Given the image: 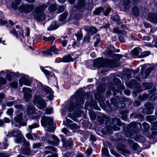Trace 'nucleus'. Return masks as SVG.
<instances>
[{
	"mask_svg": "<svg viewBox=\"0 0 157 157\" xmlns=\"http://www.w3.org/2000/svg\"><path fill=\"white\" fill-rule=\"evenodd\" d=\"M102 60L101 59H98L95 60L94 61V64L98 66H101L102 65Z\"/></svg>",
	"mask_w": 157,
	"mask_h": 157,
	"instance_id": "obj_29",
	"label": "nucleus"
},
{
	"mask_svg": "<svg viewBox=\"0 0 157 157\" xmlns=\"http://www.w3.org/2000/svg\"><path fill=\"white\" fill-rule=\"evenodd\" d=\"M52 139L55 140V141H56V145H58L60 142V140L57 136L54 135H52Z\"/></svg>",
	"mask_w": 157,
	"mask_h": 157,
	"instance_id": "obj_41",
	"label": "nucleus"
},
{
	"mask_svg": "<svg viewBox=\"0 0 157 157\" xmlns=\"http://www.w3.org/2000/svg\"><path fill=\"white\" fill-rule=\"evenodd\" d=\"M144 26L146 28H150V31L152 32H153L155 31H156L157 30L156 28H155L153 30L151 28V25L148 23H144Z\"/></svg>",
	"mask_w": 157,
	"mask_h": 157,
	"instance_id": "obj_33",
	"label": "nucleus"
},
{
	"mask_svg": "<svg viewBox=\"0 0 157 157\" xmlns=\"http://www.w3.org/2000/svg\"><path fill=\"white\" fill-rule=\"evenodd\" d=\"M145 68V65H143L141 70L142 72V77L143 78H147L149 76L151 71L153 69L152 67H150L147 68V70L144 72V71Z\"/></svg>",
	"mask_w": 157,
	"mask_h": 157,
	"instance_id": "obj_9",
	"label": "nucleus"
},
{
	"mask_svg": "<svg viewBox=\"0 0 157 157\" xmlns=\"http://www.w3.org/2000/svg\"><path fill=\"white\" fill-rule=\"evenodd\" d=\"M36 110V109L34 106L32 105H29L27 108V113L28 115H31L35 113Z\"/></svg>",
	"mask_w": 157,
	"mask_h": 157,
	"instance_id": "obj_18",
	"label": "nucleus"
},
{
	"mask_svg": "<svg viewBox=\"0 0 157 157\" xmlns=\"http://www.w3.org/2000/svg\"><path fill=\"white\" fill-rule=\"evenodd\" d=\"M63 144L64 147L67 149L71 148L72 146V142L71 140H69L67 142L63 139L62 140Z\"/></svg>",
	"mask_w": 157,
	"mask_h": 157,
	"instance_id": "obj_20",
	"label": "nucleus"
},
{
	"mask_svg": "<svg viewBox=\"0 0 157 157\" xmlns=\"http://www.w3.org/2000/svg\"><path fill=\"white\" fill-rule=\"evenodd\" d=\"M3 121L5 123H8L10 122V120L8 118L5 117L3 119Z\"/></svg>",
	"mask_w": 157,
	"mask_h": 157,
	"instance_id": "obj_64",
	"label": "nucleus"
},
{
	"mask_svg": "<svg viewBox=\"0 0 157 157\" xmlns=\"http://www.w3.org/2000/svg\"><path fill=\"white\" fill-rule=\"evenodd\" d=\"M7 80L5 78L0 77V85L6 84Z\"/></svg>",
	"mask_w": 157,
	"mask_h": 157,
	"instance_id": "obj_36",
	"label": "nucleus"
},
{
	"mask_svg": "<svg viewBox=\"0 0 157 157\" xmlns=\"http://www.w3.org/2000/svg\"><path fill=\"white\" fill-rule=\"evenodd\" d=\"M105 89L104 87H102L101 85L99 86L98 88V91L101 93H103L104 92Z\"/></svg>",
	"mask_w": 157,
	"mask_h": 157,
	"instance_id": "obj_43",
	"label": "nucleus"
},
{
	"mask_svg": "<svg viewBox=\"0 0 157 157\" xmlns=\"http://www.w3.org/2000/svg\"><path fill=\"white\" fill-rule=\"evenodd\" d=\"M19 83L21 86H22L23 84L29 86L30 84V82L29 77L24 75L19 80Z\"/></svg>",
	"mask_w": 157,
	"mask_h": 157,
	"instance_id": "obj_10",
	"label": "nucleus"
},
{
	"mask_svg": "<svg viewBox=\"0 0 157 157\" xmlns=\"http://www.w3.org/2000/svg\"><path fill=\"white\" fill-rule=\"evenodd\" d=\"M91 104L93 106L92 107L98 110L99 108L97 105V103L94 101H92L91 102Z\"/></svg>",
	"mask_w": 157,
	"mask_h": 157,
	"instance_id": "obj_35",
	"label": "nucleus"
},
{
	"mask_svg": "<svg viewBox=\"0 0 157 157\" xmlns=\"http://www.w3.org/2000/svg\"><path fill=\"white\" fill-rule=\"evenodd\" d=\"M31 132L32 131H30L29 133L27 134L26 135V136L28 139L33 140V137L32 135L30 133V132Z\"/></svg>",
	"mask_w": 157,
	"mask_h": 157,
	"instance_id": "obj_49",
	"label": "nucleus"
},
{
	"mask_svg": "<svg viewBox=\"0 0 157 157\" xmlns=\"http://www.w3.org/2000/svg\"><path fill=\"white\" fill-rule=\"evenodd\" d=\"M33 102L39 109H42L46 106V104L40 95H36L34 98Z\"/></svg>",
	"mask_w": 157,
	"mask_h": 157,
	"instance_id": "obj_4",
	"label": "nucleus"
},
{
	"mask_svg": "<svg viewBox=\"0 0 157 157\" xmlns=\"http://www.w3.org/2000/svg\"><path fill=\"white\" fill-rule=\"evenodd\" d=\"M43 38L44 40L46 41H54L55 40V38L54 36H50L48 37L44 36Z\"/></svg>",
	"mask_w": 157,
	"mask_h": 157,
	"instance_id": "obj_32",
	"label": "nucleus"
},
{
	"mask_svg": "<svg viewBox=\"0 0 157 157\" xmlns=\"http://www.w3.org/2000/svg\"><path fill=\"white\" fill-rule=\"evenodd\" d=\"M132 12L135 15H137L139 14V9L137 7H134L132 10Z\"/></svg>",
	"mask_w": 157,
	"mask_h": 157,
	"instance_id": "obj_34",
	"label": "nucleus"
},
{
	"mask_svg": "<svg viewBox=\"0 0 157 157\" xmlns=\"http://www.w3.org/2000/svg\"><path fill=\"white\" fill-rule=\"evenodd\" d=\"M90 116L91 119L93 120H94L96 117V114L94 112H90Z\"/></svg>",
	"mask_w": 157,
	"mask_h": 157,
	"instance_id": "obj_42",
	"label": "nucleus"
},
{
	"mask_svg": "<svg viewBox=\"0 0 157 157\" xmlns=\"http://www.w3.org/2000/svg\"><path fill=\"white\" fill-rule=\"evenodd\" d=\"M94 39H96V40L94 44L95 46H96L99 43L100 41V38H99V35H97L96 36L94 37Z\"/></svg>",
	"mask_w": 157,
	"mask_h": 157,
	"instance_id": "obj_40",
	"label": "nucleus"
},
{
	"mask_svg": "<svg viewBox=\"0 0 157 157\" xmlns=\"http://www.w3.org/2000/svg\"><path fill=\"white\" fill-rule=\"evenodd\" d=\"M22 152L23 153L26 155H29L30 154L31 151L30 147L25 148Z\"/></svg>",
	"mask_w": 157,
	"mask_h": 157,
	"instance_id": "obj_28",
	"label": "nucleus"
},
{
	"mask_svg": "<svg viewBox=\"0 0 157 157\" xmlns=\"http://www.w3.org/2000/svg\"><path fill=\"white\" fill-rule=\"evenodd\" d=\"M22 116L23 113H17L14 118L15 121L14 123H17L21 125L26 126L27 125L26 122L23 121Z\"/></svg>",
	"mask_w": 157,
	"mask_h": 157,
	"instance_id": "obj_7",
	"label": "nucleus"
},
{
	"mask_svg": "<svg viewBox=\"0 0 157 157\" xmlns=\"http://www.w3.org/2000/svg\"><path fill=\"white\" fill-rule=\"evenodd\" d=\"M39 125L36 123H34L31 125L29 126V130H31L33 128L39 127Z\"/></svg>",
	"mask_w": 157,
	"mask_h": 157,
	"instance_id": "obj_37",
	"label": "nucleus"
},
{
	"mask_svg": "<svg viewBox=\"0 0 157 157\" xmlns=\"http://www.w3.org/2000/svg\"><path fill=\"white\" fill-rule=\"evenodd\" d=\"M102 152L104 155H107L109 154V152L107 149L105 148H103L102 149Z\"/></svg>",
	"mask_w": 157,
	"mask_h": 157,
	"instance_id": "obj_48",
	"label": "nucleus"
},
{
	"mask_svg": "<svg viewBox=\"0 0 157 157\" xmlns=\"http://www.w3.org/2000/svg\"><path fill=\"white\" fill-rule=\"evenodd\" d=\"M13 110L12 108H10L7 111V113L9 115H11L13 113Z\"/></svg>",
	"mask_w": 157,
	"mask_h": 157,
	"instance_id": "obj_57",
	"label": "nucleus"
},
{
	"mask_svg": "<svg viewBox=\"0 0 157 157\" xmlns=\"http://www.w3.org/2000/svg\"><path fill=\"white\" fill-rule=\"evenodd\" d=\"M130 129L132 130L134 129V130H136L141 128V125L140 123H137L135 122L131 123L129 125Z\"/></svg>",
	"mask_w": 157,
	"mask_h": 157,
	"instance_id": "obj_19",
	"label": "nucleus"
},
{
	"mask_svg": "<svg viewBox=\"0 0 157 157\" xmlns=\"http://www.w3.org/2000/svg\"><path fill=\"white\" fill-rule=\"evenodd\" d=\"M90 39V37L89 35L86 36L84 39V41L85 42H89Z\"/></svg>",
	"mask_w": 157,
	"mask_h": 157,
	"instance_id": "obj_61",
	"label": "nucleus"
},
{
	"mask_svg": "<svg viewBox=\"0 0 157 157\" xmlns=\"http://www.w3.org/2000/svg\"><path fill=\"white\" fill-rule=\"evenodd\" d=\"M10 155L7 153H0V157H8Z\"/></svg>",
	"mask_w": 157,
	"mask_h": 157,
	"instance_id": "obj_50",
	"label": "nucleus"
},
{
	"mask_svg": "<svg viewBox=\"0 0 157 157\" xmlns=\"http://www.w3.org/2000/svg\"><path fill=\"white\" fill-rule=\"evenodd\" d=\"M143 127L146 129H148L149 127V124L146 122H144L143 123Z\"/></svg>",
	"mask_w": 157,
	"mask_h": 157,
	"instance_id": "obj_62",
	"label": "nucleus"
},
{
	"mask_svg": "<svg viewBox=\"0 0 157 157\" xmlns=\"http://www.w3.org/2000/svg\"><path fill=\"white\" fill-rule=\"evenodd\" d=\"M71 99H73V101H76V102H71L69 106V110L70 112H72L74 111V117L72 119L75 121L76 120L75 118H78V91L77 90L75 93L71 97Z\"/></svg>",
	"mask_w": 157,
	"mask_h": 157,
	"instance_id": "obj_1",
	"label": "nucleus"
},
{
	"mask_svg": "<svg viewBox=\"0 0 157 157\" xmlns=\"http://www.w3.org/2000/svg\"><path fill=\"white\" fill-rule=\"evenodd\" d=\"M22 92L24 94V97L26 101L29 100L32 97V90L29 88L24 87L23 89Z\"/></svg>",
	"mask_w": 157,
	"mask_h": 157,
	"instance_id": "obj_8",
	"label": "nucleus"
},
{
	"mask_svg": "<svg viewBox=\"0 0 157 157\" xmlns=\"http://www.w3.org/2000/svg\"><path fill=\"white\" fill-rule=\"evenodd\" d=\"M147 97V94H144L142 96H139V99L141 100H144L146 99Z\"/></svg>",
	"mask_w": 157,
	"mask_h": 157,
	"instance_id": "obj_45",
	"label": "nucleus"
},
{
	"mask_svg": "<svg viewBox=\"0 0 157 157\" xmlns=\"http://www.w3.org/2000/svg\"><path fill=\"white\" fill-rule=\"evenodd\" d=\"M143 86H145L146 89H148L150 88L151 86V84L148 83H144L143 84Z\"/></svg>",
	"mask_w": 157,
	"mask_h": 157,
	"instance_id": "obj_59",
	"label": "nucleus"
},
{
	"mask_svg": "<svg viewBox=\"0 0 157 157\" xmlns=\"http://www.w3.org/2000/svg\"><path fill=\"white\" fill-rule=\"evenodd\" d=\"M20 140V141L19 143H17L20 144L23 143V145L25 148L29 147V143L26 140L24 136L23 137H21V138Z\"/></svg>",
	"mask_w": 157,
	"mask_h": 157,
	"instance_id": "obj_21",
	"label": "nucleus"
},
{
	"mask_svg": "<svg viewBox=\"0 0 157 157\" xmlns=\"http://www.w3.org/2000/svg\"><path fill=\"white\" fill-rule=\"evenodd\" d=\"M7 22L6 21L2 19L0 20V26L4 25L7 24Z\"/></svg>",
	"mask_w": 157,
	"mask_h": 157,
	"instance_id": "obj_58",
	"label": "nucleus"
},
{
	"mask_svg": "<svg viewBox=\"0 0 157 157\" xmlns=\"http://www.w3.org/2000/svg\"><path fill=\"white\" fill-rule=\"evenodd\" d=\"M67 127L72 130H75L78 128L77 125L75 123L69 124Z\"/></svg>",
	"mask_w": 157,
	"mask_h": 157,
	"instance_id": "obj_30",
	"label": "nucleus"
},
{
	"mask_svg": "<svg viewBox=\"0 0 157 157\" xmlns=\"http://www.w3.org/2000/svg\"><path fill=\"white\" fill-rule=\"evenodd\" d=\"M17 82H14L10 84V86L14 88H16L17 86Z\"/></svg>",
	"mask_w": 157,
	"mask_h": 157,
	"instance_id": "obj_54",
	"label": "nucleus"
},
{
	"mask_svg": "<svg viewBox=\"0 0 157 157\" xmlns=\"http://www.w3.org/2000/svg\"><path fill=\"white\" fill-rule=\"evenodd\" d=\"M112 124L114 126H112V129L114 131L119 130L120 128L119 127L115 126V125H117L119 126L121 125V122L120 121V119L117 118H113L112 120Z\"/></svg>",
	"mask_w": 157,
	"mask_h": 157,
	"instance_id": "obj_12",
	"label": "nucleus"
},
{
	"mask_svg": "<svg viewBox=\"0 0 157 157\" xmlns=\"http://www.w3.org/2000/svg\"><path fill=\"white\" fill-rule=\"evenodd\" d=\"M41 145L40 143H37L33 144V148L36 149L39 148Z\"/></svg>",
	"mask_w": 157,
	"mask_h": 157,
	"instance_id": "obj_44",
	"label": "nucleus"
},
{
	"mask_svg": "<svg viewBox=\"0 0 157 157\" xmlns=\"http://www.w3.org/2000/svg\"><path fill=\"white\" fill-rule=\"evenodd\" d=\"M43 90L47 94H49V96L48 98L50 101H51L53 98V92L52 89L47 86H44L43 87Z\"/></svg>",
	"mask_w": 157,
	"mask_h": 157,
	"instance_id": "obj_15",
	"label": "nucleus"
},
{
	"mask_svg": "<svg viewBox=\"0 0 157 157\" xmlns=\"http://www.w3.org/2000/svg\"><path fill=\"white\" fill-rule=\"evenodd\" d=\"M14 107L15 108L18 109L20 111H22L25 109V108L23 107L22 105L18 104L15 105Z\"/></svg>",
	"mask_w": 157,
	"mask_h": 157,
	"instance_id": "obj_31",
	"label": "nucleus"
},
{
	"mask_svg": "<svg viewBox=\"0 0 157 157\" xmlns=\"http://www.w3.org/2000/svg\"><path fill=\"white\" fill-rule=\"evenodd\" d=\"M140 48H136L133 50L132 53L133 55L135 56H137L139 54V50Z\"/></svg>",
	"mask_w": 157,
	"mask_h": 157,
	"instance_id": "obj_39",
	"label": "nucleus"
},
{
	"mask_svg": "<svg viewBox=\"0 0 157 157\" xmlns=\"http://www.w3.org/2000/svg\"><path fill=\"white\" fill-rule=\"evenodd\" d=\"M117 105L118 107L119 108H122L124 106V104L123 102H121V103H118L116 104Z\"/></svg>",
	"mask_w": 157,
	"mask_h": 157,
	"instance_id": "obj_51",
	"label": "nucleus"
},
{
	"mask_svg": "<svg viewBox=\"0 0 157 157\" xmlns=\"http://www.w3.org/2000/svg\"><path fill=\"white\" fill-rule=\"evenodd\" d=\"M61 60L64 62H68L73 61V59L71 58L70 55H68L64 56L62 58Z\"/></svg>",
	"mask_w": 157,
	"mask_h": 157,
	"instance_id": "obj_22",
	"label": "nucleus"
},
{
	"mask_svg": "<svg viewBox=\"0 0 157 157\" xmlns=\"http://www.w3.org/2000/svg\"><path fill=\"white\" fill-rule=\"evenodd\" d=\"M148 19L154 24H157V15L150 13L148 15Z\"/></svg>",
	"mask_w": 157,
	"mask_h": 157,
	"instance_id": "obj_17",
	"label": "nucleus"
},
{
	"mask_svg": "<svg viewBox=\"0 0 157 157\" xmlns=\"http://www.w3.org/2000/svg\"><path fill=\"white\" fill-rule=\"evenodd\" d=\"M59 51V50L56 48L55 46H54L51 48L50 50H47L46 51L42 52L44 55H51L52 54L51 51L55 54H57L58 53Z\"/></svg>",
	"mask_w": 157,
	"mask_h": 157,
	"instance_id": "obj_13",
	"label": "nucleus"
},
{
	"mask_svg": "<svg viewBox=\"0 0 157 157\" xmlns=\"http://www.w3.org/2000/svg\"><path fill=\"white\" fill-rule=\"evenodd\" d=\"M85 29L87 32L88 34L89 35H92L97 32V29L93 26L86 27Z\"/></svg>",
	"mask_w": 157,
	"mask_h": 157,
	"instance_id": "obj_16",
	"label": "nucleus"
},
{
	"mask_svg": "<svg viewBox=\"0 0 157 157\" xmlns=\"http://www.w3.org/2000/svg\"><path fill=\"white\" fill-rule=\"evenodd\" d=\"M102 8L101 7H99L95 9V10L93 12V14L98 15L102 10Z\"/></svg>",
	"mask_w": 157,
	"mask_h": 157,
	"instance_id": "obj_27",
	"label": "nucleus"
},
{
	"mask_svg": "<svg viewBox=\"0 0 157 157\" xmlns=\"http://www.w3.org/2000/svg\"><path fill=\"white\" fill-rule=\"evenodd\" d=\"M41 69L42 71L46 75H48L50 74V73L48 71L44 69L43 67H41Z\"/></svg>",
	"mask_w": 157,
	"mask_h": 157,
	"instance_id": "obj_55",
	"label": "nucleus"
},
{
	"mask_svg": "<svg viewBox=\"0 0 157 157\" xmlns=\"http://www.w3.org/2000/svg\"><path fill=\"white\" fill-rule=\"evenodd\" d=\"M57 9L56 5L55 4H51L48 8L49 11L51 12H52L56 11Z\"/></svg>",
	"mask_w": 157,
	"mask_h": 157,
	"instance_id": "obj_26",
	"label": "nucleus"
},
{
	"mask_svg": "<svg viewBox=\"0 0 157 157\" xmlns=\"http://www.w3.org/2000/svg\"><path fill=\"white\" fill-rule=\"evenodd\" d=\"M41 124L42 126L44 127L47 126L49 128L54 126L53 119L50 117L44 116L41 118Z\"/></svg>",
	"mask_w": 157,
	"mask_h": 157,
	"instance_id": "obj_5",
	"label": "nucleus"
},
{
	"mask_svg": "<svg viewBox=\"0 0 157 157\" xmlns=\"http://www.w3.org/2000/svg\"><path fill=\"white\" fill-rule=\"evenodd\" d=\"M65 9V7L63 6H60L58 7V11L59 13L63 12Z\"/></svg>",
	"mask_w": 157,
	"mask_h": 157,
	"instance_id": "obj_47",
	"label": "nucleus"
},
{
	"mask_svg": "<svg viewBox=\"0 0 157 157\" xmlns=\"http://www.w3.org/2000/svg\"><path fill=\"white\" fill-rule=\"evenodd\" d=\"M67 16V13H63L61 15L59 18V21L61 22L64 21L66 20Z\"/></svg>",
	"mask_w": 157,
	"mask_h": 157,
	"instance_id": "obj_25",
	"label": "nucleus"
},
{
	"mask_svg": "<svg viewBox=\"0 0 157 157\" xmlns=\"http://www.w3.org/2000/svg\"><path fill=\"white\" fill-rule=\"evenodd\" d=\"M125 134L128 137L132 138L136 140L144 141L145 140L144 137L141 136H138L137 132L135 131H133L132 132H127Z\"/></svg>",
	"mask_w": 157,
	"mask_h": 157,
	"instance_id": "obj_6",
	"label": "nucleus"
},
{
	"mask_svg": "<svg viewBox=\"0 0 157 157\" xmlns=\"http://www.w3.org/2000/svg\"><path fill=\"white\" fill-rule=\"evenodd\" d=\"M85 1V0H79V8L84 6Z\"/></svg>",
	"mask_w": 157,
	"mask_h": 157,
	"instance_id": "obj_46",
	"label": "nucleus"
},
{
	"mask_svg": "<svg viewBox=\"0 0 157 157\" xmlns=\"http://www.w3.org/2000/svg\"><path fill=\"white\" fill-rule=\"evenodd\" d=\"M53 112V109L52 108H47L45 110V113L46 114H50Z\"/></svg>",
	"mask_w": 157,
	"mask_h": 157,
	"instance_id": "obj_38",
	"label": "nucleus"
},
{
	"mask_svg": "<svg viewBox=\"0 0 157 157\" xmlns=\"http://www.w3.org/2000/svg\"><path fill=\"white\" fill-rule=\"evenodd\" d=\"M14 1L12 3L11 7L12 8L16 9L18 7V6L20 4V2L21 0H14Z\"/></svg>",
	"mask_w": 157,
	"mask_h": 157,
	"instance_id": "obj_24",
	"label": "nucleus"
},
{
	"mask_svg": "<svg viewBox=\"0 0 157 157\" xmlns=\"http://www.w3.org/2000/svg\"><path fill=\"white\" fill-rule=\"evenodd\" d=\"M10 33L12 34L15 36L17 37H18V34L17 33L16 31V30L15 29H13L11 31Z\"/></svg>",
	"mask_w": 157,
	"mask_h": 157,
	"instance_id": "obj_53",
	"label": "nucleus"
},
{
	"mask_svg": "<svg viewBox=\"0 0 157 157\" xmlns=\"http://www.w3.org/2000/svg\"><path fill=\"white\" fill-rule=\"evenodd\" d=\"M111 10V9L109 8H108L105 11L104 14L105 16H107L109 13L110 12Z\"/></svg>",
	"mask_w": 157,
	"mask_h": 157,
	"instance_id": "obj_63",
	"label": "nucleus"
},
{
	"mask_svg": "<svg viewBox=\"0 0 157 157\" xmlns=\"http://www.w3.org/2000/svg\"><path fill=\"white\" fill-rule=\"evenodd\" d=\"M46 5H42L37 7L35 10L34 18L38 21H43L45 19V15L43 13V12L46 8Z\"/></svg>",
	"mask_w": 157,
	"mask_h": 157,
	"instance_id": "obj_2",
	"label": "nucleus"
},
{
	"mask_svg": "<svg viewBox=\"0 0 157 157\" xmlns=\"http://www.w3.org/2000/svg\"><path fill=\"white\" fill-rule=\"evenodd\" d=\"M146 108L144 109L145 112L147 114H151L152 113L154 106L150 103H148L145 104Z\"/></svg>",
	"mask_w": 157,
	"mask_h": 157,
	"instance_id": "obj_14",
	"label": "nucleus"
},
{
	"mask_svg": "<svg viewBox=\"0 0 157 157\" xmlns=\"http://www.w3.org/2000/svg\"><path fill=\"white\" fill-rule=\"evenodd\" d=\"M148 96L151 97L150 100L151 101H154L156 98V96L152 94H149Z\"/></svg>",
	"mask_w": 157,
	"mask_h": 157,
	"instance_id": "obj_56",
	"label": "nucleus"
},
{
	"mask_svg": "<svg viewBox=\"0 0 157 157\" xmlns=\"http://www.w3.org/2000/svg\"><path fill=\"white\" fill-rule=\"evenodd\" d=\"M19 9L26 13H29L33 10V6L32 5H22L20 6Z\"/></svg>",
	"mask_w": 157,
	"mask_h": 157,
	"instance_id": "obj_11",
	"label": "nucleus"
},
{
	"mask_svg": "<svg viewBox=\"0 0 157 157\" xmlns=\"http://www.w3.org/2000/svg\"><path fill=\"white\" fill-rule=\"evenodd\" d=\"M111 18L115 21H118L119 19V17L117 15L112 16Z\"/></svg>",
	"mask_w": 157,
	"mask_h": 157,
	"instance_id": "obj_52",
	"label": "nucleus"
},
{
	"mask_svg": "<svg viewBox=\"0 0 157 157\" xmlns=\"http://www.w3.org/2000/svg\"><path fill=\"white\" fill-rule=\"evenodd\" d=\"M150 52L149 51H145L142 53V55L143 57H146L150 54Z\"/></svg>",
	"mask_w": 157,
	"mask_h": 157,
	"instance_id": "obj_60",
	"label": "nucleus"
},
{
	"mask_svg": "<svg viewBox=\"0 0 157 157\" xmlns=\"http://www.w3.org/2000/svg\"><path fill=\"white\" fill-rule=\"evenodd\" d=\"M7 136L9 137H15L17 138H15L14 141L16 143H19L20 142L21 137H23V136L22 134V132L19 129H13L8 132Z\"/></svg>",
	"mask_w": 157,
	"mask_h": 157,
	"instance_id": "obj_3",
	"label": "nucleus"
},
{
	"mask_svg": "<svg viewBox=\"0 0 157 157\" xmlns=\"http://www.w3.org/2000/svg\"><path fill=\"white\" fill-rule=\"evenodd\" d=\"M45 148L46 151H45V154H46L52 153V151H55L56 150V149L55 147L51 146L46 147Z\"/></svg>",
	"mask_w": 157,
	"mask_h": 157,
	"instance_id": "obj_23",
	"label": "nucleus"
}]
</instances>
